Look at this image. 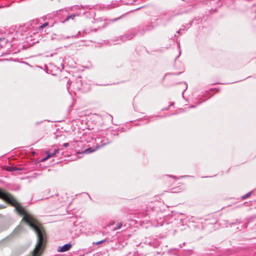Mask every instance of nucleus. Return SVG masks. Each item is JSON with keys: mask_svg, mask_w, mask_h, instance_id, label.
I'll list each match as a JSON object with an SVG mask.
<instances>
[{"mask_svg": "<svg viewBox=\"0 0 256 256\" xmlns=\"http://www.w3.org/2000/svg\"><path fill=\"white\" fill-rule=\"evenodd\" d=\"M96 150V149H94V148H88L85 150L84 152V153L88 154L94 152Z\"/></svg>", "mask_w": 256, "mask_h": 256, "instance_id": "5", "label": "nucleus"}, {"mask_svg": "<svg viewBox=\"0 0 256 256\" xmlns=\"http://www.w3.org/2000/svg\"><path fill=\"white\" fill-rule=\"evenodd\" d=\"M58 150L55 149L52 152L48 154V156L46 158H44L42 160L45 161L46 160H48V158L54 156L58 152Z\"/></svg>", "mask_w": 256, "mask_h": 256, "instance_id": "4", "label": "nucleus"}, {"mask_svg": "<svg viewBox=\"0 0 256 256\" xmlns=\"http://www.w3.org/2000/svg\"><path fill=\"white\" fill-rule=\"evenodd\" d=\"M104 242V240H101V241H99V242H96L95 243V244H101V243H102V242Z\"/></svg>", "mask_w": 256, "mask_h": 256, "instance_id": "9", "label": "nucleus"}, {"mask_svg": "<svg viewBox=\"0 0 256 256\" xmlns=\"http://www.w3.org/2000/svg\"><path fill=\"white\" fill-rule=\"evenodd\" d=\"M79 16V14H76L69 15L62 21V22L63 23L66 22H68L70 20H73L75 18L76 16Z\"/></svg>", "mask_w": 256, "mask_h": 256, "instance_id": "3", "label": "nucleus"}, {"mask_svg": "<svg viewBox=\"0 0 256 256\" xmlns=\"http://www.w3.org/2000/svg\"><path fill=\"white\" fill-rule=\"evenodd\" d=\"M122 222L118 223L116 224V226L114 228L113 230H116L120 229L122 228Z\"/></svg>", "mask_w": 256, "mask_h": 256, "instance_id": "6", "label": "nucleus"}, {"mask_svg": "<svg viewBox=\"0 0 256 256\" xmlns=\"http://www.w3.org/2000/svg\"><path fill=\"white\" fill-rule=\"evenodd\" d=\"M4 40V38H0V42L2 41V40Z\"/></svg>", "mask_w": 256, "mask_h": 256, "instance_id": "10", "label": "nucleus"}, {"mask_svg": "<svg viewBox=\"0 0 256 256\" xmlns=\"http://www.w3.org/2000/svg\"><path fill=\"white\" fill-rule=\"evenodd\" d=\"M48 25V22H45L44 24H41L40 22V20L38 19L34 20L30 22V26L36 32H38L42 29Z\"/></svg>", "mask_w": 256, "mask_h": 256, "instance_id": "1", "label": "nucleus"}, {"mask_svg": "<svg viewBox=\"0 0 256 256\" xmlns=\"http://www.w3.org/2000/svg\"><path fill=\"white\" fill-rule=\"evenodd\" d=\"M68 145H69V144L66 142V143H64L62 144V146H64V147H67L68 146Z\"/></svg>", "mask_w": 256, "mask_h": 256, "instance_id": "8", "label": "nucleus"}, {"mask_svg": "<svg viewBox=\"0 0 256 256\" xmlns=\"http://www.w3.org/2000/svg\"><path fill=\"white\" fill-rule=\"evenodd\" d=\"M251 194H252V192H248L245 195L243 196H242V198L244 199V198H248V197H249L250 196Z\"/></svg>", "mask_w": 256, "mask_h": 256, "instance_id": "7", "label": "nucleus"}, {"mask_svg": "<svg viewBox=\"0 0 256 256\" xmlns=\"http://www.w3.org/2000/svg\"><path fill=\"white\" fill-rule=\"evenodd\" d=\"M72 247V245L70 244H65L64 245L59 246L58 249V251L59 252H63L70 250Z\"/></svg>", "mask_w": 256, "mask_h": 256, "instance_id": "2", "label": "nucleus"}]
</instances>
